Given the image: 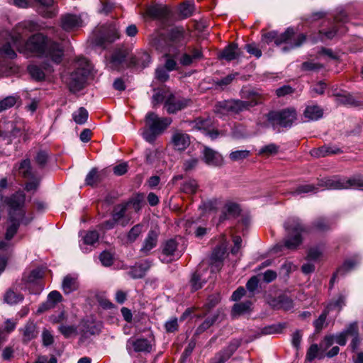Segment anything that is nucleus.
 Listing matches in <instances>:
<instances>
[{
  "label": "nucleus",
  "instance_id": "f257e3e1",
  "mask_svg": "<svg viewBox=\"0 0 363 363\" xmlns=\"http://www.w3.org/2000/svg\"><path fill=\"white\" fill-rule=\"evenodd\" d=\"M41 30V26L35 21H26L18 23L13 34V46L21 53H34L50 58L55 63H60L63 57L64 50L61 45L54 38L48 37L41 33L30 35L26 40V36Z\"/></svg>",
  "mask_w": 363,
  "mask_h": 363
},
{
  "label": "nucleus",
  "instance_id": "f03ea898",
  "mask_svg": "<svg viewBox=\"0 0 363 363\" xmlns=\"http://www.w3.org/2000/svg\"><path fill=\"white\" fill-rule=\"evenodd\" d=\"M186 35V33L183 27H175L168 33L167 40L162 35H157L152 38L150 44L156 50L166 52L165 56L169 57L172 52L174 55V46H179L185 43Z\"/></svg>",
  "mask_w": 363,
  "mask_h": 363
},
{
  "label": "nucleus",
  "instance_id": "7ed1b4c3",
  "mask_svg": "<svg viewBox=\"0 0 363 363\" xmlns=\"http://www.w3.org/2000/svg\"><path fill=\"white\" fill-rule=\"evenodd\" d=\"M286 235L283 245L279 247H285L290 250H296L303 242L302 235L307 232V228L298 218H289L284 223Z\"/></svg>",
  "mask_w": 363,
  "mask_h": 363
},
{
  "label": "nucleus",
  "instance_id": "20e7f679",
  "mask_svg": "<svg viewBox=\"0 0 363 363\" xmlns=\"http://www.w3.org/2000/svg\"><path fill=\"white\" fill-rule=\"evenodd\" d=\"M73 69L74 70L66 79V82L70 91L75 92L84 87L91 67L86 58L79 57L74 62Z\"/></svg>",
  "mask_w": 363,
  "mask_h": 363
},
{
  "label": "nucleus",
  "instance_id": "39448f33",
  "mask_svg": "<svg viewBox=\"0 0 363 363\" xmlns=\"http://www.w3.org/2000/svg\"><path fill=\"white\" fill-rule=\"evenodd\" d=\"M294 30L292 28H288L284 33L278 35L276 31H269L262 35V40L269 44L272 41L279 45L282 43H286L283 50L286 51L289 49L300 47L306 40V36L304 34H299L294 38Z\"/></svg>",
  "mask_w": 363,
  "mask_h": 363
},
{
  "label": "nucleus",
  "instance_id": "423d86ee",
  "mask_svg": "<svg viewBox=\"0 0 363 363\" xmlns=\"http://www.w3.org/2000/svg\"><path fill=\"white\" fill-rule=\"evenodd\" d=\"M170 118H160L154 112H149L145 116L146 128L143 132L144 139L149 142H153L155 138L161 135L172 123Z\"/></svg>",
  "mask_w": 363,
  "mask_h": 363
},
{
  "label": "nucleus",
  "instance_id": "0eeeda50",
  "mask_svg": "<svg viewBox=\"0 0 363 363\" xmlns=\"http://www.w3.org/2000/svg\"><path fill=\"white\" fill-rule=\"evenodd\" d=\"M318 186L328 189H363V179L360 177L347 178H325L318 182Z\"/></svg>",
  "mask_w": 363,
  "mask_h": 363
},
{
  "label": "nucleus",
  "instance_id": "6e6552de",
  "mask_svg": "<svg viewBox=\"0 0 363 363\" xmlns=\"http://www.w3.org/2000/svg\"><path fill=\"white\" fill-rule=\"evenodd\" d=\"M297 113L294 108H288L281 111H272L267 115V121L275 128L279 125L284 128H289L296 121Z\"/></svg>",
  "mask_w": 363,
  "mask_h": 363
},
{
  "label": "nucleus",
  "instance_id": "1a4fd4ad",
  "mask_svg": "<svg viewBox=\"0 0 363 363\" xmlns=\"http://www.w3.org/2000/svg\"><path fill=\"white\" fill-rule=\"evenodd\" d=\"M245 104L241 100H228L217 103L215 106V113L220 117L228 113H238L243 111Z\"/></svg>",
  "mask_w": 363,
  "mask_h": 363
},
{
  "label": "nucleus",
  "instance_id": "9d476101",
  "mask_svg": "<svg viewBox=\"0 0 363 363\" xmlns=\"http://www.w3.org/2000/svg\"><path fill=\"white\" fill-rule=\"evenodd\" d=\"M60 26L63 30L72 32L83 26V20L80 15L67 13L60 16Z\"/></svg>",
  "mask_w": 363,
  "mask_h": 363
},
{
  "label": "nucleus",
  "instance_id": "9b49d317",
  "mask_svg": "<svg viewBox=\"0 0 363 363\" xmlns=\"http://www.w3.org/2000/svg\"><path fill=\"white\" fill-rule=\"evenodd\" d=\"M97 31L99 33L97 35L98 43L101 45L106 42L112 43L120 38L118 30L115 24L103 26Z\"/></svg>",
  "mask_w": 363,
  "mask_h": 363
},
{
  "label": "nucleus",
  "instance_id": "f8f14e48",
  "mask_svg": "<svg viewBox=\"0 0 363 363\" xmlns=\"http://www.w3.org/2000/svg\"><path fill=\"white\" fill-rule=\"evenodd\" d=\"M228 243L224 237L222 238L220 244L216 246L211 254L210 264L212 267L219 269L223 265V262L226 257Z\"/></svg>",
  "mask_w": 363,
  "mask_h": 363
},
{
  "label": "nucleus",
  "instance_id": "ddd939ff",
  "mask_svg": "<svg viewBox=\"0 0 363 363\" xmlns=\"http://www.w3.org/2000/svg\"><path fill=\"white\" fill-rule=\"evenodd\" d=\"M128 51L126 49L121 48L116 50L111 55L108 62L109 68L116 70H120L125 66H130L129 62H126L128 57Z\"/></svg>",
  "mask_w": 363,
  "mask_h": 363
},
{
  "label": "nucleus",
  "instance_id": "4468645a",
  "mask_svg": "<svg viewBox=\"0 0 363 363\" xmlns=\"http://www.w3.org/2000/svg\"><path fill=\"white\" fill-rule=\"evenodd\" d=\"M191 104L188 99L178 98L173 94H170L164 102V107L169 113H175L181 111Z\"/></svg>",
  "mask_w": 363,
  "mask_h": 363
},
{
  "label": "nucleus",
  "instance_id": "2eb2a0df",
  "mask_svg": "<svg viewBox=\"0 0 363 363\" xmlns=\"http://www.w3.org/2000/svg\"><path fill=\"white\" fill-rule=\"evenodd\" d=\"M242 96L246 99L245 101L241 100V102L245 104L243 111L262 104L264 99V97L262 94L253 89H242Z\"/></svg>",
  "mask_w": 363,
  "mask_h": 363
},
{
  "label": "nucleus",
  "instance_id": "dca6fc26",
  "mask_svg": "<svg viewBox=\"0 0 363 363\" xmlns=\"http://www.w3.org/2000/svg\"><path fill=\"white\" fill-rule=\"evenodd\" d=\"M359 334L358 323L356 321L350 323L342 331L336 334V343L340 346H345L348 337H354Z\"/></svg>",
  "mask_w": 363,
  "mask_h": 363
},
{
  "label": "nucleus",
  "instance_id": "f3484780",
  "mask_svg": "<svg viewBox=\"0 0 363 363\" xmlns=\"http://www.w3.org/2000/svg\"><path fill=\"white\" fill-rule=\"evenodd\" d=\"M359 334L358 323L356 321L350 323L342 331L336 334V343L340 346H345L348 337H354Z\"/></svg>",
  "mask_w": 363,
  "mask_h": 363
},
{
  "label": "nucleus",
  "instance_id": "a211bd4d",
  "mask_svg": "<svg viewBox=\"0 0 363 363\" xmlns=\"http://www.w3.org/2000/svg\"><path fill=\"white\" fill-rule=\"evenodd\" d=\"M203 160L208 166L220 167L223 164V157L217 151L205 147L202 152Z\"/></svg>",
  "mask_w": 363,
  "mask_h": 363
},
{
  "label": "nucleus",
  "instance_id": "6ab92c4d",
  "mask_svg": "<svg viewBox=\"0 0 363 363\" xmlns=\"http://www.w3.org/2000/svg\"><path fill=\"white\" fill-rule=\"evenodd\" d=\"M171 142L174 150L183 151L190 145V137L187 133L177 130L172 135Z\"/></svg>",
  "mask_w": 363,
  "mask_h": 363
},
{
  "label": "nucleus",
  "instance_id": "aec40b11",
  "mask_svg": "<svg viewBox=\"0 0 363 363\" xmlns=\"http://www.w3.org/2000/svg\"><path fill=\"white\" fill-rule=\"evenodd\" d=\"M128 203H121L116 205L113 210L111 216L113 219L123 227L126 226L130 221V217L127 215Z\"/></svg>",
  "mask_w": 363,
  "mask_h": 363
},
{
  "label": "nucleus",
  "instance_id": "412c9836",
  "mask_svg": "<svg viewBox=\"0 0 363 363\" xmlns=\"http://www.w3.org/2000/svg\"><path fill=\"white\" fill-rule=\"evenodd\" d=\"M62 296L59 291H51L48 294L47 300L39 306L37 310V313H43L47 311L54 308L58 303L62 301Z\"/></svg>",
  "mask_w": 363,
  "mask_h": 363
},
{
  "label": "nucleus",
  "instance_id": "4be33fe9",
  "mask_svg": "<svg viewBox=\"0 0 363 363\" xmlns=\"http://www.w3.org/2000/svg\"><path fill=\"white\" fill-rule=\"evenodd\" d=\"M189 52L184 53L179 62L183 66H189L203 58L202 50L198 48H189Z\"/></svg>",
  "mask_w": 363,
  "mask_h": 363
},
{
  "label": "nucleus",
  "instance_id": "5701e85b",
  "mask_svg": "<svg viewBox=\"0 0 363 363\" xmlns=\"http://www.w3.org/2000/svg\"><path fill=\"white\" fill-rule=\"evenodd\" d=\"M270 306L274 309L289 311L294 308V301L286 294H281L274 298L269 302Z\"/></svg>",
  "mask_w": 363,
  "mask_h": 363
},
{
  "label": "nucleus",
  "instance_id": "b1692460",
  "mask_svg": "<svg viewBox=\"0 0 363 363\" xmlns=\"http://www.w3.org/2000/svg\"><path fill=\"white\" fill-rule=\"evenodd\" d=\"M127 348H133L135 352H150L152 349L150 342L145 338L129 339Z\"/></svg>",
  "mask_w": 363,
  "mask_h": 363
},
{
  "label": "nucleus",
  "instance_id": "393cba45",
  "mask_svg": "<svg viewBox=\"0 0 363 363\" xmlns=\"http://www.w3.org/2000/svg\"><path fill=\"white\" fill-rule=\"evenodd\" d=\"M30 221V220H26L25 218H14L13 220L9 218V224L6 228L5 240L10 241L16 234L21 223H23L25 225H27Z\"/></svg>",
  "mask_w": 363,
  "mask_h": 363
},
{
  "label": "nucleus",
  "instance_id": "a878e982",
  "mask_svg": "<svg viewBox=\"0 0 363 363\" xmlns=\"http://www.w3.org/2000/svg\"><path fill=\"white\" fill-rule=\"evenodd\" d=\"M158 234L154 230L149 231L145 238L140 252L143 255H147L150 250L156 247L157 244Z\"/></svg>",
  "mask_w": 363,
  "mask_h": 363
},
{
  "label": "nucleus",
  "instance_id": "bb28decb",
  "mask_svg": "<svg viewBox=\"0 0 363 363\" xmlns=\"http://www.w3.org/2000/svg\"><path fill=\"white\" fill-rule=\"evenodd\" d=\"M323 109L316 104L308 105L303 111L306 121H317L323 117Z\"/></svg>",
  "mask_w": 363,
  "mask_h": 363
},
{
  "label": "nucleus",
  "instance_id": "cd10ccee",
  "mask_svg": "<svg viewBox=\"0 0 363 363\" xmlns=\"http://www.w3.org/2000/svg\"><path fill=\"white\" fill-rule=\"evenodd\" d=\"M23 340L25 342H29L35 337L38 335V330L37 329L35 323L33 322H28L21 329Z\"/></svg>",
  "mask_w": 363,
  "mask_h": 363
},
{
  "label": "nucleus",
  "instance_id": "c85d7f7f",
  "mask_svg": "<svg viewBox=\"0 0 363 363\" xmlns=\"http://www.w3.org/2000/svg\"><path fill=\"white\" fill-rule=\"evenodd\" d=\"M150 62V56L147 52H139L130 58L129 65L138 67H145Z\"/></svg>",
  "mask_w": 363,
  "mask_h": 363
},
{
  "label": "nucleus",
  "instance_id": "c756f323",
  "mask_svg": "<svg viewBox=\"0 0 363 363\" xmlns=\"http://www.w3.org/2000/svg\"><path fill=\"white\" fill-rule=\"evenodd\" d=\"M240 55V50L237 44L232 43L226 47L220 54V57L227 61L237 59Z\"/></svg>",
  "mask_w": 363,
  "mask_h": 363
},
{
  "label": "nucleus",
  "instance_id": "7c9ffc66",
  "mask_svg": "<svg viewBox=\"0 0 363 363\" xmlns=\"http://www.w3.org/2000/svg\"><path fill=\"white\" fill-rule=\"evenodd\" d=\"M150 267V262L145 260L144 262L137 264L131 269L130 271V276L134 279L142 278Z\"/></svg>",
  "mask_w": 363,
  "mask_h": 363
},
{
  "label": "nucleus",
  "instance_id": "2f4dec72",
  "mask_svg": "<svg viewBox=\"0 0 363 363\" xmlns=\"http://www.w3.org/2000/svg\"><path fill=\"white\" fill-rule=\"evenodd\" d=\"M240 213L239 206L233 202L225 203L220 220H223L228 218V216H236Z\"/></svg>",
  "mask_w": 363,
  "mask_h": 363
},
{
  "label": "nucleus",
  "instance_id": "473e14b6",
  "mask_svg": "<svg viewBox=\"0 0 363 363\" xmlns=\"http://www.w3.org/2000/svg\"><path fill=\"white\" fill-rule=\"evenodd\" d=\"M177 242L173 240L170 239L166 241L162 247V254L163 255L169 257H180V255L177 251Z\"/></svg>",
  "mask_w": 363,
  "mask_h": 363
},
{
  "label": "nucleus",
  "instance_id": "72a5a7b5",
  "mask_svg": "<svg viewBox=\"0 0 363 363\" xmlns=\"http://www.w3.org/2000/svg\"><path fill=\"white\" fill-rule=\"evenodd\" d=\"M99 238V235L96 230H91L86 232V234L82 237V244H80L82 250L84 252H87L88 249L86 247H84L83 245L92 246L98 242Z\"/></svg>",
  "mask_w": 363,
  "mask_h": 363
},
{
  "label": "nucleus",
  "instance_id": "f704fd0d",
  "mask_svg": "<svg viewBox=\"0 0 363 363\" xmlns=\"http://www.w3.org/2000/svg\"><path fill=\"white\" fill-rule=\"evenodd\" d=\"M340 152V150L336 147L322 146L318 149L311 150V154L312 156L318 157L337 154Z\"/></svg>",
  "mask_w": 363,
  "mask_h": 363
},
{
  "label": "nucleus",
  "instance_id": "c9c22d12",
  "mask_svg": "<svg viewBox=\"0 0 363 363\" xmlns=\"http://www.w3.org/2000/svg\"><path fill=\"white\" fill-rule=\"evenodd\" d=\"M62 287L65 294H70L77 290L78 288L77 279L71 275L66 276L63 279Z\"/></svg>",
  "mask_w": 363,
  "mask_h": 363
},
{
  "label": "nucleus",
  "instance_id": "e433bc0d",
  "mask_svg": "<svg viewBox=\"0 0 363 363\" xmlns=\"http://www.w3.org/2000/svg\"><path fill=\"white\" fill-rule=\"evenodd\" d=\"M18 171L24 178L32 179L33 177L29 159L23 160L18 164Z\"/></svg>",
  "mask_w": 363,
  "mask_h": 363
},
{
  "label": "nucleus",
  "instance_id": "4c0bfd02",
  "mask_svg": "<svg viewBox=\"0 0 363 363\" xmlns=\"http://www.w3.org/2000/svg\"><path fill=\"white\" fill-rule=\"evenodd\" d=\"M21 101L18 96H9L0 101V112L4 111L13 107L17 103Z\"/></svg>",
  "mask_w": 363,
  "mask_h": 363
},
{
  "label": "nucleus",
  "instance_id": "58836bf2",
  "mask_svg": "<svg viewBox=\"0 0 363 363\" xmlns=\"http://www.w3.org/2000/svg\"><path fill=\"white\" fill-rule=\"evenodd\" d=\"M219 316L218 311L214 313L213 315L208 317L205 319V320L196 328V335H199L206 330H208L211 326H212L218 320Z\"/></svg>",
  "mask_w": 363,
  "mask_h": 363
},
{
  "label": "nucleus",
  "instance_id": "ea45409f",
  "mask_svg": "<svg viewBox=\"0 0 363 363\" xmlns=\"http://www.w3.org/2000/svg\"><path fill=\"white\" fill-rule=\"evenodd\" d=\"M101 179L102 172H99L96 168H93L87 174L85 182L87 185L94 186L100 182Z\"/></svg>",
  "mask_w": 363,
  "mask_h": 363
},
{
  "label": "nucleus",
  "instance_id": "a19ab883",
  "mask_svg": "<svg viewBox=\"0 0 363 363\" xmlns=\"http://www.w3.org/2000/svg\"><path fill=\"white\" fill-rule=\"evenodd\" d=\"M4 301L9 304H16L23 301V296L11 289H9L4 295Z\"/></svg>",
  "mask_w": 363,
  "mask_h": 363
},
{
  "label": "nucleus",
  "instance_id": "79ce46f5",
  "mask_svg": "<svg viewBox=\"0 0 363 363\" xmlns=\"http://www.w3.org/2000/svg\"><path fill=\"white\" fill-rule=\"evenodd\" d=\"M252 305L251 301H246L245 302H241L238 303H235L232 310V313L233 316L240 315L244 314L249 311L250 306Z\"/></svg>",
  "mask_w": 363,
  "mask_h": 363
},
{
  "label": "nucleus",
  "instance_id": "37998d69",
  "mask_svg": "<svg viewBox=\"0 0 363 363\" xmlns=\"http://www.w3.org/2000/svg\"><path fill=\"white\" fill-rule=\"evenodd\" d=\"M88 111L84 107H80L72 113L74 121L79 125L84 124L88 119Z\"/></svg>",
  "mask_w": 363,
  "mask_h": 363
},
{
  "label": "nucleus",
  "instance_id": "c03bdc74",
  "mask_svg": "<svg viewBox=\"0 0 363 363\" xmlns=\"http://www.w3.org/2000/svg\"><path fill=\"white\" fill-rule=\"evenodd\" d=\"M358 264V262L354 259H348L346 260L343 264L337 269V272L333 278L331 279L330 281L333 282L335 278V277L337 274H344L346 272L350 271L357 264Z\"/></svg>",
  "mask_w": 363,
  "mask_h": 363
},
{
  "label": "nucleus",
  "instance_id": "a18cd8bd",
  "mask_svg": "<svg viewBox=\"0 0 363 363\" xmlns=\"http://www.w3.org/2000/svg\"><path fill=\"white\" fill-rule=\"evenodd\" d=\"M147 13L152 18H159L166 14V9L162 5L150 6L147 9Z\"/></svg>",
  "mask_w": 363,
  "mask_h": 363
},
{
  "label": "nucleus",
  "instance_id": "49530a36",
  "mask_svg": "<svg viewBox=\"0 0 363 363\" xmlns=\"http://www.w3.org/2000/svg\"><path fill=\"white\" fill-rule=\"evenodd\" d=\"M328 315V311L324 310L323 313L319 315V317L314 320L313 325L315 327V333H320L323 328L326 325V318Z\"/></svg>",
  "mask_w": 363,
  "mask_h": 363
},
{
  "label": "nucleus",
  "instance_id": "de8ad7c7",
  "mask_svg": "<svg viewBox=\"0 0 363 363\" xmlns=\"http://www.w3.org/2000/svg\"><path fill=\"white\" fill-rule=\"evenodd\" d=\"M143 225L137 224L134 225L128 232L127 235V240L129 242L132 243L136 240L139 235L142 233Z\"/></svg>",
  "mask_w": 363,
  "mask_h": 363
},
{
  "label": "nucleus",
  "instance_id": "09e8293b",
  "mask_svg": "<svg viewBox=\"0 0 363 363\" xmlns=\"http://www.w3.org/2000/svg\"><path fill=\"white\" fill-rule=\"evenodd\" d=\"M28 72L31 77L35 80L40 81L44 79L45 73L40 67L37 65H31L28 67Z\"/></svg>",
  "mask_w": 363,
  "mask_h": 363
},
{
  "label": "nucleus",
  "instance_id": "8fccbe9b",
  "mask_svg": "<svg viewBox=\"0 0 363 363\" xmlns=\"http://www.w3.org/2000/svg\"><path fill=\"white\" fill-rule=\"evenodd\" d=\"M250 151L247 150L233 151L229 155V158L233 162L242 161L250 156Z\"/></svg>",
  "mask_w": 363,
  "mask_h": 363
},
{
  "label": "nucleus",
  "instance_id": "3c124183",
  "mask_svg": "<svg viewBox=\"0 0 363 363\" xmlns=\"http://www.w3.org/2000/svg\"><path fill=\"white\" fill-rule=\"evenodd\" d=\"M198 189V183L195 179H189L184 182L182 189L186 194H194Z\"/></svg>",
  "mask_w": 363,
  "mask_h": 363
},
{
  "label": "nucleus",
  "instance_id": "603ef678",
  "mask_svg": "<svg viewBox=\"0 0 363 363\" xmlns=\"http://www.w3.org/2000/svg\"><path fill=\"white\" fill-rule=\"evenodd\" d=\"M318 188L311 184H303L298 186L296 190L291 192L294 196L299 195L303 193H311L316 191Z\"/></svg>",
  "mask_w": 363,
  "mask_h": 363
},
{
  "label": "nucleus",
  "instance_id": "864d4df0",
  "mask_svg": "<svg viewBox=\"0 0 363 363\" xmlns=\"http://www.w3.org/2000/svg\"><path fill=\"white\" fill-rule=\"evenodd\" d=\"M211 124L212 123L211 119L198 118L195 121L194 127L198 130H203L205 131H208L210 130Z\"/></svg>",
  "mask_w": 363,
  "mask_h": 363
},
{
  "label": "nucleus",
  "instance_id": "5fc2aeb1",
  "mask_svg": "<svg viewBox=\"0 0 363 363\" xmlns=\"http://www.w3.org/2000/svg\"><path fill=\"white\" fill-rule=\"evenodd\" d=\"M204 281L201 280V275L198 272H195L191 279L190 283L193 290L196 291L201 289Z\"/></svg>",
  "mask_w": 363,
  "mask_h": 363
},
{
  "label": "nucleus",
  "instance_id": "6e6d98bb",
  "mask_svg": "<svg viewBox=\"0 0 363 363\" xmlns=\"http://www.w3.org/2000/svg\"><path fill=\"white\" fill-rule=\"evenodd\" d=\"M336 343V334L335 335H327L324 337L323 340L320 343V347L323 350H327L334 343Z\"/></svg>",
  "mask_w": 363,
  "mask_h": 363
},
{
  "label": "nucleus",
  "instance_id": "4d7b16f0",
  "mask_svg": "<svg viewBox=\"0 0 363 363\" xmlns=\"http://www.w3.org/2000/svg\"><path fill=\"white\" fill-rule=\"evenodd\" d=\"M220 301V295L219 294H214L208 298L207 302L205 304V308L207 311L211 310L216 306Z\"/></svg>",
  "mask_w": 363,
  "mask_h": 363
},
{
  "label": "nucleus",
  "instance_id": "13d9d810",
  "mask_svg": "<svg viewBox=\"0 0 363 363\" xmlns=\"http://www.w3.org/2000/svg\"><path fill=\"white\" fill-rule=\"evenodd\" d=\"M194 9V4L189 3H183L179 7L180 13L184 18L190 16L193 13Z\"/></svg>",
  "mask_w": 363,
  "mask_h": 363
},
{
  "label": "nucleus",
  "instance_id": "bf43d9fd",
  "mask_svg": "<svg viewBox=\"0 0 363 363\" xmlns=\"http://www.w3.org/2000/svg\"><path fill=\"white\" fill-rule=\"evenodd\" d=\"M48 160V154L45 150H40L38 152L35 161V162L40 167H44L47 163Z\"/></svg>",
  "mask_w": 363,
  "mask_h": 363
},
{
  "label": "nucleus",
  "instance_id": "052dcab7",
  "mask_svg": "<svg viewBox=\"0 0 363 363\" xmlns=\"http://www.w3.org/2000/svg\"><path fill=\"white\" fill-rule=\"evenodd\" d=\"M1 53L4 55L5 57L10 59H13L16 57V53L15 52L9 43H6L2 46V48H1Z\"/></svg>",
  "mask_w": 363,
  "mask_h": 363
},
{
  "label": "nucleus",
  "instance_id": "680f3d73",
  "mask_svg": "<svg viewBox=\"0 0 363 363\" xmlns=\"http://www.w3.org/2000/svg\"><path fill=\"white\" fill-rule=\"evenodd\" d=\"M99 259L102 264L105 267H109L113 264V255L107 251H104L101 253Z\"/></svg>",
  "mask_w": 363,
  "mask_h": 363
},
{
  "label": "nucleus",
  "instance_id": "e2e57ef3",
  "mask_svg": "<svg viewBox=\"0 0 363 363\" xmlns=\"http://www.w3.org/2000/svg\"><path fill=\"white\" fill-rule=\"evenodd\" d=\"M199 164V159L192 157L186 160L183 164V169L185 172H189L194 169Z\"/></svg>",
  "mask_w": 363,
  "mask_h": 363
},
{
  "label": "nucleus",
  "instance_id": "0e129e2a",
  "mask_svg": "<svg viewBox=\"0 0 363 363\" xmlns=\"http://www.w3.org/2000/svg\"><path fill=\"white\" fill-rule=\"evenodd\" d=\"M167 333H174L178 330V320L177 318H172L167 320L164 325Z\"/></svg>",
  "mask_w": 363,
  "mask_h": 363
},
{
  "label": "nucleus",
  "instance_id": "69168bd1",
  "mask_svg": "<svg viewBox=\"0 0 363 363\" xmlns=\"http://www.w3.org/2000/svg\"><path fill=\"white\" fill-rule=\"evenodd\" d=\"M240 340H234L232 341L230 345L225 349L223 351L227 354V357H230L232 354L235 352V351L240 347Z\"/></svg>",
  "mask_w": 363,
  "mask_h": 363
},
{
  "label": "nucleus",
  "instance_id": "338daca9",
  "mask_svg": "<svg viewBox=\"0 0 363 363\" xmlns=\"http://www.w3.org/2000/svg\"><path fill=\"white\" fill-rule=\"evenodd\" d=\"M318 345L317 344L311 345L307 351L306 359L310 362L313 361L315 357H318Z\"/></svg>",
  "mask_w": 363,
  "mask_h": 363
},
{
  "label": "nucleus",
  "instance_id": "774afa93",
  "mask_svg": "<svg viewBox=\"0 0 363 363\" xmlns=\"http://www.w3.org/2000/svg\"><path fill=\"white\" fill-rule=\"evenodd\" d=\"M313 226L317 230L323 231L329 228L330 223L326 219L320 218L313 223Z\"/></svg>",
  "mask_w": 363,
  "mask_h": 363
}]
</instances>
